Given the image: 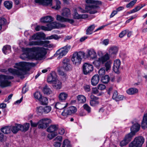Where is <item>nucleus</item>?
<instances>
[{"instance_id": "11", "label": "nucleus", "mask_w": 147, "mask_h": 147, "mask_svg": "<svg viewBox=\"0 0 147 147\" xmlns=\"http://www.w3.org/2000/svg\"><path fill=\"white\" fill-rule=\"evenodd\" d=\"M51 122L52 121L50 119L45 118L42 119L38 121V128L45 129L49 125V123Z\"/></svg>"}, {"instance_id": "34", "label": "nucleus", "mask_w": 147, "mask_h": 147, "mask_svg": "<svg viewBox=\"0 0 147 147\" xmlns=\"http://www.w3.org/2000/svg\"><path fill=\"white\" fill-rule=\"evenodd\" d=\"M43 91L45 94H51L52 91L47 85H46L43 88Z\"/></svg>"}, {"instance_id": "4", "label": "nucleus", "mask_w": 147, "mask_h": 147, "mask_svg": "<svg viewBox=\"0 0 147 147\" xmlns=\"http://www.w3.org/2000/svg\"><path fill=\"white\" fill-rule=\"evenodd\" d=\"M98 55L100 57L93 62V64L96 67H99L101 64H104L110 58L109 54L107 53L103 55L102 52L99 51L98 52Z\"/></svg>"}, {"instance_id": "50", "label": "nucleus", "mask_w": 147, "mask_h": 147, "mask_svg": "<svg viewBox=\"0 0 147 147\" xmlns=\"http://www.w3.org/2000/svg\"><path fill=\"white\" fill-rule=\"evenodd\" d=\"M56 5L55 6H54L52 7V8L53 9H60L61 7L60 5H61V2H60L58 0H56Z\"/></svg>"}, {"instance_id": "9", "label": "nucleus", "mask_w": 147, "mask_h": 147, "mask_svg": "<svg viewBox=\"0 0 147 147\" xmlns=\"http://www.w3.org/2000/svg\"><path fill=\"white\" fill-rule=\"evenodd\" d=\"M96 1L93 0H86V3L91 4L86 7V9H87L89 11V12L91 14H94L97 12L96 10L97 6L93 4L95 3Z\"/></svg>"}, {"instance_id": "3", "label": "nucleus", "mask_w": 147, "mask_h": 147, "mask_svg": "<svg viewBox=\"0 0 147 147\" xmlns=\"http://www.w3.org/2000/svg\"><path fill=\"white\" fill-rule=\"evenodd\" d=\"M61 14L62 16L57 15L56 19L57 20L62 22H68L70 24H72L74 21L72 19L67 18L71 16V12L70 9L67 7L63 8L61 11Z\"/></svg>"}, {"instance_id": "22", "label": "nucleus", "mask_w": 147, "mask_h": 147, "mask_svg": "<svg viewBox=\"0 0 147 147\" xmlns=\"http://www.w3.org/2000/svg\"><path fill=\"white\" fill-rule=\"evenodd\" d=\"M100 78L98 75H95L93 76L91 80V83L92 85L96 86L98 83Z\"/></svg>"}, {"instance_id": "5", "label": "nucleus", "mask_w": 147, "mask_h": 147, "mask_svg": "<svg viewBox=\"0 0 147 147\" xmlns=\"http://www.w3.org/2000/svg\"><path fill=\"white\" fill-rule=\"evenodd\" d=\"M85 53L83 52H75L73 53L71 61L74 64L78 65L81 63L82 58L84 57Z\"/></svg>"}, {"instance_id": "20", "label": "nucleus", "mask_w": 147, "mask_h": 147, "mask_svg": "<svg viewBox=\"0 0 147 147\" xmlns=\"http://www.w3.org/2000/svg\"><path fill=\"white\" fill-rule=\"evenodd\" d=\"M68 96L67 93L65 92H63L59 93L58 97L59 100L63 102L66 100Z\"/></svg>"}, {"instance_id": "16", "label": "nucleus", "mask_w": 147, "mask_h": 147, "mask_svg": "<svg viewBox=\"0 0 147 147\" xmlns=\"http://www.w3.org/2000/svg\"><path fill=\"white\" fill-rule=\"evenodd\" d=\"M87 56L88 57L92 59H95L97 57V55L95 51L92 49L87 50Z\"/></svg>"}, {"instance_id": "40", "label": "nucleus", "mask_w": 147, "mask_h": 147, "mask_svg": "<svg viewBox=\"0 0 147 147\" xmlns=\"http://www.w3.org/2000/svg\"><path fill=\"white\" fill-rule=\"evenodd\" d=\"M62 147H71L70 141L67 139L63 141Z\"/></svg>"}, {"instance_id": "26", "label": "nucleus", "mask_w": 147, "mask_h": 147, "mask_svg": "<svg viewBox=\"0 0 147 147\" xmlns=\"http://www.w3.org/2000/svg\"><path fill=\"white\" fill-rule=\"evenodd\" d=\"M140 127V124L137 123H136L131 127V131L134 132L135 134L136 132L139 131Z\"/></svg>"}, {"instance_id": "61", "label": "nucleus", "mask_w": 147, "mask_h": 147, "mask_svg": "<svg viewBox=\"0 0 147 147\" xmlns=\"http://www.w3.org/2000/svg\"><path fill=\"white\" fill-rule=\"evenodd\" d=\"M125 98L124 96L121 95H120L118 96L115 101H119L122 100Z\"/></svg>"}, {"instance_id": "12", "label": "nucleus", "mask_w": 147, "mask_h": 147, "mask_svg": "<svg viewBox=\"0 0 147 147\" xmlns=\"http://www.w3.org/2000/svg\"><path fill=\"white\" fill-rule=\"evenodd\" d=\"M77 111L76 108L73 106L68 107L66 110H65L62 112V115L64 116H67L68 115H71Z\"/></svg>"}, {"instance_id": "21", "label": "nucleus", "mask_w": 147, "mask_h": 147, "mask_svg": "<svg viewBox=\"0 0 147 147\" xmlns=\"http://www.w3.org/2000/svg\"><path fill=\"white\" fill-rule=\"evenodd\" d=\"M52 86L54 88L57 90H59L61 88L62 83L59 80L57 79L52 84Z\"/></svg>"}, {"instance_id": "14", "label": "nucleus", "mask_w": 147, "mask_h": 147, "mask_svg": "<svg viewBox=\"0 0 147 147\" xmlns=\"http://www.w3.org/2000/svg\"><path fill=\"white\" fill-rule=\"evenodd\" d=\"M93 70V66L90 64L85 63L83 66V71L84 74L87 75L91 72Z\"/></svg>"}, {"instance_id": "51", "label": "nucleus", "mask_w": 147, "mask_h": 147, "mask_svg": "<svg viewBox=\"0 0 147 147\" xmlns=\"http://www.w3.org/2000/svg\"><path fill=\"white\" fill-rule=\"evenodd\" d=\"M112 62L110 61H107L105 63V66L106 68V71H108L111 68V65Z\"/></svg>"}, {"instance_id": "56", "label": "nucleus", "mask_w": 147, "mask_h": 147, "mask_svg": "<svg viewBox=\"0 0 147 147\" xmlns=\"http://www.w3.org/2000/svg\"><path fill=\"white\" fill-rule=\"evenodd\" d=\"M36 111L39 114H42L43 113H44L43 107L41 106L37 107Z\"/></svg>"}, {"instance_id": "44", "label": "nucleus", "mask_w": 147, "mask_h": 147, "mask_svg": "<svg viewBox=\"0 0 147 147\" xmlns=\"http://www.w3.org/2000/svg\"><path fill=\"white\" fill-rule=\"evenodd\" d=\"M110 80V78L108 75H106L102 78L101 81L104 83H107Z\"/></svg>"}, {"instance_id": "64", "label": "nucleus", "mask_w": 147, "mask_h": 147, "mask_svg": "<svg viewBox=\"0 0 147 147\" xmlns=\"http://www.w3.org/2000/svg\"><path fill=\"white\" fill-rule=\"evenodd\" d=\"M118 96V94L117 91H115L113 93V95L112 96V98L113 99L115 100L117 98Z\"/></svg>"}, {"instance_id": "6", "label": "nucleus", "mask_w": 147, "mask_h": 147, "mask_svg": "<svg viewBox=\"0 0 147 147\" xmlns=\"http://www.w3.org/2000/svg\"><path fill=\"white\" fill-rule=\"evenodd\" d=\"M144 142V139L142 136L135 137L133 141L129 145L128 147H142Z\"/></svg>"}, {"instance_id": "38", "label": "nucleus", "mask_w": 147, "mask_h": 147, "mask_svg": "<svg viewBox=\"0 0 147 147\" xmlns=\"http://www.w3.org/2000/svg\"><path fill=\"white\" fill-rule=\"evenodd\" d=\"M4 4L5 7L8 9H10L12 7L13 3L11 1H5L4 3Z\"/></svg>"}, {"instance_id": "2", "label": "nucleus", "mask_w": 147, "mask_h": 147, "mask_svg": "<svg viewBox=\"0 0 147 147\" xmlns=\"http://www.w3.org/2000/svg\"><path fill=\"white\" fill-rule=\"evenodd\" d=\"M34 64L32 63L21 62L16 63L14 67L16 68H10L8 69V71L13 75H16L20 77L21 78H24V75H25L27 71L30 69V66H33Z\"/></svg>"}, {"instance_id": "19", "label": "nucleus", "mask_w": 147, "mask_h": 147, "mask_svg": "<svg viewBox=\"0 0 147 147\" xmlns=\"http://www.w3.org/2000/svg\"><path fill=\"white\" fill-rule=\"evenodd\" d=\"M54 18L51 16H47L40 19V22L43 23H50L53 21Z\"/></svg>"}, {"instance_id": "32", "label": "nucleus", "mask_w": 147, "mask_h": 147, "mask_svg": "<svg viewBox=\"0 0 147 147\" xmlns=\"http://www.w3.org/2000/svg\"><path fill=\"white\" fill-rule=\"evenodd\" d=\"M138 90L136 88H131L127 90V93L129 95H133L137 93Z\"/></svg>"}, {"instance_id": "13", "label": "nucleus", "mask_w": 147, "mask_h": 147, "mask_svg": "<svg viewBox=\"0 0 147 147\" xmlns=\"http://www.w3.org/2000/svg\"><path fill=\"white\" fill-rule=\"evenodd\" d=\"M62 67L64 70L66 71H69L72 69V66L68 59L65 58L63 61Z\"/></svg>"}, {"instance_id": "15", "label": "nucleus", "mask_w": 147, "mask_h": 147, "mask_svg": "<svg viewBox=\"0 0 147 147\" xmlns=\"http://www.w3.org/2000/svg\"><path fill=\"white\" fill-rule=\"evenodd\" d=\"M121 62L119 59L115 60L113 63V70L114 71L117 73L119 72V69L120 67Z\"/></svg>"}, {"instance_id": "58", "label": "nucleus", "mask_w": 147, "mask_h": 147, "mask_svg": "<svg viewBox=\"0 0 147 147\" xmlns=\"http://www.w3.org/2000/svg\"><path fill=\"white\" fill-rule=\"evenodd\" d=\"M97 88L98 90H102L106 88V86L104 84H99L97 86Z\"/></svg>"}, {"instance_id": "63", "label": "nucleus", "mask_w": 147, "mask_h": 147, "mask_svg": "<svg viewBox=\"0 0 147 147\" xmlns=\"http://www.w3.org/2000/svg\"><path fill=\"white\" fill-rule=\"evenodd\" d=\"M96 88H92V93L94 94H97L98 92L99 91Z\"/></svg>"}, {"instance_id": "35", "label": "nucleus", "mask_w": 147, "mask_h": 147, "mask_svg": "<svg viewBox=\"0 0 147 147\" xmlns=\"http://www.w3.org/2000/svg\"><path fill=\"white\" fill-rule=\"evenodd\" d=\"M1 131L4 134H8L11 132L10 126H6L2 128Z\"/></svg>"}, {"instance_id": "49", "label": "nucleus", "mask_w": 147, "mask_h": 147, "mask_svg": "<svg viewBox=\"0 0 147 147\" xmlns=\"http://www.w3.org/2000/svg\"><path fill=\"white\" fill-rule=\"evenodd\" d=\"M62 140L63 138L62 136H58L53 140V141L54 142H58L61 143Z\"/></svg>"}, {"instance_id": "53", "label": "nucleus", "mask_w": 147, "mask_h": 147, "mask_svg": "<svg viewBox=\"0 0 147 147\" xmlns=\"http://www.w3.org/2000/svg\"><path fill=\"white\" fill-rule=\"evenodd\" d=\"M47 28L46 26H37L35 28V30L36 31H39L40 29L45 30H49L47 29Z\"/></svg>"}, {"instance_id": "30", "label": "nucleus", "mask_w": 147, "mask_h": 147, "mask_svg": "<svg viewBox=\"0 0 147 147\" xmlns=\"http://www.w3.org/2000/svg\"><path fill=\"white\" fill-rule=\"evenodd\" d=\"M68 103H66V105H64L62 104L60 102H57L55 104V107L57 109L61 110L66 107Z\"/></svg>"}, {"instance_id": "29", "label": "nucleus", "mask_w": 147, "mask_h": 147, "mask_svg": "<svg viewBox=\"0 0 147 147\" xmlns=\"http://www.w3.org/2000/svg\"><path fill=\"white\" fill-rule=\"evenodd\" d=\"M135 135L134 132L131 131L130 133L126 135L124 139L128 142H129L131 140L133 137Z\"/></svg>"}, {"instance_id": "24", "label": "nucleus", "mask_w": 147, "mask_h": 147, "mask_svg": "<svg viewBox=\"0 0 147 147\" xmlns=\"http://www.w3.org/2000/svg\"><path fill=\"white\" fill-rule=\"evenodd\" d=\"M57 23L56 22H53L51 23L48 24L47 25V27H46L47 28V29L50 30H45V31H50L53 28H57Z\"/></svg>"}, {"instance_id": "7", "label": "nucleus", "mask_w": 147, "mask_h": 147, "mask_svg": "<svg viewBox=\"0 0 147 147\" xmlns=\"http://www.w3.org/2000/svg\"><path fill=\"white\" fill-rule=\"evenodd\" d=\"M13 78L11 76L0 75V86L2 88H4L10 86L11 82L8 79H12Z\"/></svg>"}, {"instance_id": "55", "label": "nucleus", "mask_w": 147, "mask_h": 147, "mask_svg": "<svg viewBox=\"0 0 147 147\" xmlns=\"http://www.w3.org/2000/svg\"><path fill=\"white\" fill-rule=\"evenodd\" d=\"M83 108L88 113L91 112V108L86 104H85L83 106Z\"/></svg>"}, {"instance_id": "28", "label": "nucleus", "mask_w": 147, "mask_h": 147, "mask_svg": "<svg viewBox=\"0 0 147 147\" xmlns=\"http://www.w3.org/2000/svg\"><path fill=\"white\" fill-rule=\"evenodd\" d=\"M142 127L143 129L147 128V114H144L142 123Z\"/></svg>"}, {"instance_id": "39", "label": "nucleus", "mask_w": 147, "mask_h": 147, "mask_svg": "<svg viewBox=\"0 0 147 147\" xmlns=\"http://www.w3.org/2000/svg\"><path fill=\"white\" fill-rule=\"evenodd\" d=\"M84 16V17H87V16L86 15H79L77 12V10L75 9L74 11V16L75 18L79 19L80 18H83Z\"/></svg>"}, {"instance_id": "47", "label": "nucleus", "mask_w": 147, "mask_h": 147, "mask_svg": "<svg viewBox=\"0 0 147 147\" xmlns=\"http://www.w3.org/2000/svg\"><path fill=\"white\" fill-rule=\"evenodd\" d=\"M48 134L47 137L50 140H51L57 135V133H51Z\"/></svg>"}, {"instance_id": "31", "label": "nucleus", "mask_w": 147, "mask_h": 147, "mask_svg": "<svg viewBox=\"0 0 147 147\" xmlns=\"http://www.w3.org/2000/svg\"><path fill=\"white\" fill-rule=\"evenodd\" d=\"M77 100L79 103H84L86 101V98L84 95H80L77 96Z\"/></svg>"}, {"instance_id": "1", "label": "nucleus", "mask_w": 147, "mask_h": 147, "mask_svg": "<svg viewBox=\"0 0 147 147\" xmlns=\"http://www.w3.org/2000/svg\"><path fill=\"white\" fill-rule=\"evenodd\" d=\"M25 52L22 54L20 58L23 59L30 58L29 55L32 53H35L31 56L32 58L37 60H41L45 58L47 52L46 49L43 47H35L31 48H26Z\"/></svg>"}, {"instance_id": "48", "label": "nucleus", "mask_w": 147, "mask_h": 147, "mask_svg": "<svg viewBox=\"0 0 147 147\" xmlns=\"http://www.w3.org/2000/svg\"><path fill=\"white\" fill-rule=\"evenodd\" d=\"M44 113L45 114L49 113L51 110V107L50 106H46L43 107Z\"/></svg>"}, {"instance_id": "23", "label": "nucleus", "mask_w": 147, "mask_h": 147, "mask_svg": "<svg viewBox=\"0 0 147 147\" xmlns=\"http://www.w3.org/2000/svg\"><path fill=\"white\" fill-rule=\"evenodd\" d=\"M11 131L13 134H15L20 130V124H16L14 126H10Z\"/></svg>"}, {"instance_id": "52", "label": "nucleus", "mask_w": 147, "mask_h": 147, "mask_svg": "<svg viewBox=\"0 0 147 147\" xmlns=\"http://www.w3.org/2000/svg\"><path fill=\"white\" fill-rule=\"evenodd\" d=\"M59 74L61 76V78L65 80L67 78V76L66 74L63 71L61 70H58Z\"/></svg>"}, {"instance_id": "60", "label": "nucleus", "mask_w": 147, "mask_h": 147, "mask_svg": "<svg viewBox=\"0 0 147 147\" xmlns=\"http://www.w3.org/2000/svg\"><path fill=\"white\" fill-rule=\"evenodd\" d=\"M98 74L100 76L104 75L105 74V69L103 68H101L98 71Z\"/></svg>"}, {"instance_id": "54", "label": "nucleus", "mask_w": 147, "mask_h": 147, "mask_svg": "<svg viewBox=\"0 0 147 147\" xmlns=\"http://www.w3.org/2000/svg\"><path fill=\"white\" fill-rule=\"evenodd\" d=\"M34 96L35 98L39 100V99L42 97V96L40 92H37L34 93Z\"/></svg>"}, {"instance_id": "46", "label": "nucleus", "mask_w": 147, "mask_h": 147, "mask_svg": "<svg viewBox=\"0 0 147 147\" xmlns=\"http://www.w3.org/2000/svg\"><path fill=\"white\" fill-rule=\"evenodd\" d=\"M137 2V0H133L127 4L126 7L128 8H131Z\"/></svg>"}, {"instance_id": "25", "label": "nucleus", "mask_w": 147, "mask_h": 147, "mask_svg": "<svg viewBox=\"0 0 147 147\" xmlns=\"http://www.w3.org/2000/svg\"><path fill=\"white\" fill-rule=\"evenodd\" d=\"M57 79L55 74H52L48 77L47 82L49 83L52 84Z\"/></svg>"}, {"instance_id": "33", "label": "nucleus", "mask_w": 147, "mask_h": 147, "mask_svg": "<svg viewBox=\"0 0 147 147\" xmlns=\"http://www.w3.org/2000/svg\"><path fill=\"white\" fill-rule=\"evenodd\" d=\"M20 130L26 131L28 129L30 125L29 123H26L23 125L20 124Z\"/></svg>"}, {"instance_id": "62", "label": "nucleus", "mask_w": 147, "mask_h": 147, "mask_svg": "<svg viewBox=\"0 0 147 147\" xmlns=\"http://www.w3.org/2000/svg\"><path fill=\"white\" fill-rule=\"evenodd\" d=\"M127 30H124L121 32L119 34V36L121 38L123 37L126 34Z\"/></svg>"}, {"instance_id": "10", "label": "nucleus", "mask_w": 147, "mask_h": 147, "mask_svg": "<svg viewBox=\"0 0 147 147\" xmlns=\"http://www.w3.org/2000/svg\"><path fill=\"white\" fill-rule=\"evenodd\" d=\"M50 41L49 40L31 41L29 42L28 45L30 46L43 45L45 47L50 48L52 47V45L51 44L48 45Z\"/></svg>"}, {"instance_id": "18", "label": "nucleus", "mask_w": 147, "mask_h": 147, "mask_svg": "<svg viewBox=\"0 0 147 147\" xmlns=\"http://www.w3.org/2000/svg\"><path fill=\"white\" fill-rule=\"evenodd\" d=\"M90 97L91 100L90 101V104L91 106H95L99 104L98 98L92 95H91Z\"/></svg>"}, {"instance_id": "8", "label": "nucleus", "mask_w": 147, "mask_h": 147, "mask_svg": "<svg viewBox=\"0 0 147 147\" xmlns=\"http://www.w3.org/2000/svg\"><path fill=\"white\" fill-rule=\"evenodd\" d=\"M71 48V46L67 45L58 50L56 52L57 54L58 55L57 59H60L65 55L70 49Z\"/></svg>"}, {"instance_id": "42", "label": "nucleus", "mask_w": 147, "mask_h": 147, "mask_svg": "<svg viewBox=\"0 0 147 147\" xmlns=\"http://www.w3.org/2000/svg\"><path fill=\"white\" fill-rule=\"evenodd\" d=\"M145 5V4L143 5H140L137 6L134 8L131 11V13H134L138 11Z\"/></svg>"}, {"instance_id": "36", "label": "nucleus", "mask_w": 147, "mask_h": 147, "mask_svg": "<svg viewBox=\"0 0 147 147\" xmlns=\"http://www.w3.org/2000/svg\"><path fill=\"white\" fill-rule=\"evenodd\" d=\"M42 34L40 32L37 33L32 36V39L34 40H40L42 38Z\"/></svg>"}, {"instance_id": "45", "label": "nucleus", "mask_w": 147, "mask_h": 147, "mask_svg": "<svg viewBox=\"0 0 147 147\" xmlns=\"http://www.w3.org/2000/svg\"><path fill=\"white\" fill-rule=\"evenodd\" d=\"M52 0H44L41 4L44 5H52Z\"/></svg>"}, {"instance_id": "59", "label": "nucleus", "mask_w": 147, "mask_h": 147, "mask_svg": "<svg viewBox=\"0 0 147 147\" xmlns=\"http://www.w3.org/2000/svg\"><path fill=\"white\" fill-rule=\"evenodd\" d=\"M129 142H128L125 139L121 141L120 144V145L121 147L125 146Z\"/></svg>"}, {"instance_id": "41", "label": "nucleus", "mask_w": 147, "mask_h": 147, "mask_svg": "<svg viewBox=\"0 0 147 147\" xmlns=\"http://www.w3.org/2000/svg\"><path fill=\"white\" fill-rule=\"evenodd\" d=\"M11 47L8 45L4 46L3 49V53L6 54L7 53H9L11 51Z\"/></svg>"}, {"instance_id": "57", "label": "nucleus", "mask_w": 147, "mask_h": 147, "mask_svg": "<svg viewBox=\"0 0 147 147\" xmlns=\"http://www.w3.org/2000/svg\"><path fill=\"white\" fill-rule=\"evenodd\" d=\"M59 38L58 36L57 35H52L50 36H48L47 37L46 39H57Z\"/></svg>"}, {"instance_id": "17", "label": "nucleus", "mask_w": 147, "mask_h": 147, "mask_svg": "<svg viewBox=\"0 0 147 147\" xmlns=\"http://www.w3.org/2000/svg\"><path fill=\"white\" fill-rule=\"evenodd\" d=\"M59 129L58 125L53 124L50 125L47 129V131L49 133H56V131Z\"/></svg>"}, {"instance_id": "27", "label": "nucleus", "mask_w": 147, "mask_h": 147, "mask_svg": "<svg viewBox=\"0 0 147 147\" xmlns=\"http://www.w3.org/2000/svg\"><path fill=\"white\" fill-rule=\"evenodd\" d=\"M118 51V49L116 47H111L109 51L110 55L116 54Z\"/></svg>"}, {"instance_id": "37", "label": "nucleus", "mask_w": 147, "mask_h": 147, "mask_svg": "<svg viewBox=\"0 0 147 147\" xmlns=\"http://www.w3.org/2000/svg\"><path fill=\"white\" fill-rule=\"evenodd\" d=\"M94 24H92L86 30V34H91L95 28Z\"/></svg>"}, {"instance_id": "43", "label": "nucleus", "mask_w": 147, "mask_h": 147, "mask_svg": "<svg viewBox=\"0 0 147 147\" xmlns=\"http://www.w3.org/2000/svg\"><path fill=\"white\" fill-rule=\"evenodd\" d=\"M39 100L42 105H46L48 102V99L46 97H41Z\"/></svg>"}]
</instances>
